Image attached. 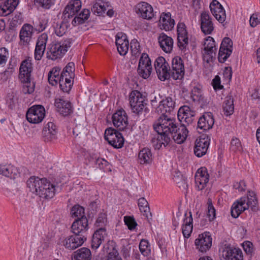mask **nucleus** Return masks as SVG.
Returning a JSON list of instances; mask_svg holds the SVG:
<instances>
[{"instance_id":"nucleus-38","label":"nucleus","mask_w":260,"mask_h":260,"mask_svg":"<svg viewBox=\"0 0 260 260\" xmlns=\"http://www.w3.org/2000/svg\"><path fill=\"white\" fill-rule=\"evenodd\" d=\"M91 253L89 249L83 247L74 252L72 256L73 260H90Z\"/></svg>"},{"instance_id":"nucleus-6","label":"nucleus","mask_w":260,"mask_h":260,"mask_svg":"<svg viewBox=\"0 0 260 260\" xmlns=\"http://www.w3.org/2000/svg\"><path fill=\"white\" fill-rule=\"evenodd\" d=\"M145 99V96L138 90H134L131 92L129 100L133 113L140 115L143 112H148V110L146 107L147 103Z\"/></svg>"},{"instance_id":"nucleus-57","label":"nucleus","mask_w":260,"mask_h":260,"mask_svg":"<svg viewBox=\"0 0 260 260\" xmlns=\"http://www.w3.org/2000/svg\"><path fill=\"white\" fill-rule=\"evenodd\" d=\"M124 221L125 224L127 225L128 229L131 231L134 230L137 225V223L133 216H124Z\"/></svg>"},{"instance_id":"nucleus-10","label":"nucleus","mask_w":260,"mask_h":260,"mask_svg":"<svg viewBox=\"0 0 260 260\" xmlns=\"http://www.w3.org/2000/svg\"><path fill=\"white\" fill-rule=\"evenodd\" d=\"M212 238L209 232H205L198 235L194 241L196 248L200 252L205 253L211 247Z\"/></svg>"},{"instance_id":"nucleus-37","label":"nucleus","mask_w":260,"mask_h":260,"mask_svg":"<svg viewBox=\"0 0 260 260\" xmlns=\"http://www.w3.org/2000/svg\"><path fill=\"white\" fill-rule=\"evenodd\" d=\"M138 158L140 164L148 165L151 164L153 160L151 150L148 148H143L139 151Z\"/></svg>"},{"instance_id":"nucleus-53","label":"nucleus","mask_w":260,"mask_h":260,"mask_svg":"<svg viewBox=\"0 0 260 260\" xmlns=\"http://www.w3.org/2000/svg\"><path fill=\"white\" fill-rule=\"evenodd\" d=\"M152 66H148L145 68H138L137 72L140 77L143 79H147L152 72Z\"/></svg>"},{"instance_id":"nucleus-31","label":"nucleus","mask_w":260,"mask_h":260,"mask_svg":"<svg viewBox=\"0 0 260 260\" xmlns=\"http://www.w3.org/2000/svg\"><path fill=\"white\" fill-rule=\"evenodd\" d=\"M214 123V119L211 113H205L201 116L198 121V128L207 131L212 127Z\"/></svg>"},{"instance_id":"nucleus-29","label":"nucleus","mask_w":260,"mask_h":260,"mask_svg":"<svg viewBox=\"0 0 260 260\" xmlns=\"http://www.w3.org/2000/svg\"><path fill=\"white\" fill-rule=\"evenodd\" d=\"M188 131L185 127L184 124H183L182 125H180L179 126H178L177 127V131H175L172 133L171 136H170L171 137L170 143L173 140L175 143L178 144L183 143L188 136Z\"/></svg>"},{"instance_id":"nucleus-27","label":"nucleus","mask_w":260,"mask_h":260,"mask_svg":"<svg viewBox=\"0 0 260 260\" xmlns=\"http://www.w3.org/2000/svg\"><path fill=\"white\" fill-rule=\"evenodd\" d=\"M56 126L52 122H49L43 128L42 136L44 142H50L57 139Z\"/></svg>"},{"instance_id":"nucleus-61","label":"nucleus","mask_w":260,"mask_h":260,"mask_svg":"<svg viewBox=\"0 0 260 260\" xmlns=\"http://www.w3.org/2000/svg\"><path fill=\"white\" fill-rule=\"evenodd\" d=\"M242 247L244 251L247 254L252 255L253 251V246L251 242L249 241H244L242 244Z\"/></svg>"},{"instance_id":"nucleus-14","label":"nucleus","mask_w":260,"mask_h":260,"mask_svg":"<svg viewBox=\"0 0 260 260\" xmlns=\"http://www.w3.org/2000/svg\"><path fill=\"white\" fill-rule=\"evenodd\" d=\"M210 144V139L208 136L202 135L197 138L194 147V153L198 157H201L207 153Z\"/></svg>"},{"instance_id":"nucleus-9","label":"nucleus","mask_w":260,"mask_h":260,"mask_svg":"<svg viewBox=\"0 0 260 260\" xmlns=\"http://www.w3.org/2000/svg\"><path fill=\"white\" fill-rule=\"evenodd\" d=\"M45 110L44 107L40 105H34L30 107L26 114L27 121L31 123H39L44 118Z\"/></svg>"},{"instance_id":"nucleus-17","label":"nucleus","mask_w":260,"mask_h":260,"mask_svg":"<svg viewBox=\"0 0 260 260\" xmlns=\"http://www.w3.org/2000/svg\"><path fill=\"white\" fill-rule=\"evenodd\" d=\"M175 107V102L174 100L170 96H167L159 102L155 111L160 115H168L173 111Z\"/></svg>"},{"instance_id":"nucleus-48","label":"nucleus","mask_w":260,"mask_h":260,"mask_svg":"<svg viewBox=\"0 0 260 260\" xmlns=\"http://www.w3.org/2000/svg\"><path fill=\"white\" fill-rule=\"evenodd\" d=\"M139 249L142 254L145 256H148L150 253V246L148 240L145 239L141 240L139 244Z\"/></svg>"},{"instance_id":"nucleus-50","label":"nucleus","mask_w":260,"mask_h":260,"mask_svg":"<svg viewBox=\"0 0 260 260\" xmlns=\"http://www.w3.org/2000/svg\"><path fill=\"white\" fill-rule=\"evenodd\" d=\"M131 49L133 56L137 57L141 54L140 45L137 40H133L131 42Z\"/></svg>"},{"instance_id":"nucleus-13","label":"nucleus","mask_w":260,"mask_h":260,"mask_svg":"<svg viewBox=\"0 0 260 260\" xmlns=\"http://www.w3.org/2000/svg\"><path fill=\"white\" fill-rule=\"evenodd\" d=\"M86 240V237L84 235L74 234L73 235L66 237L62 241V243L67 249L73 250L81 246Z\"/></svg>"},{"instance_id":"nucleus-43","label":"nucleus","mask_w":260,"mask_h":260,"mask_svg":"<svg viewBox=\"0 0 260 260\" xmlns=\"http://www.w3.org/2000/svg\"><path fill=\"white\" fill-rule=\"evenodd\" d=\"M75 64L73 62H69L63 68L61 72L64 79L66 78L70 79V81L73 83V79L75 77Z\"/></svg>"},{"instance_id":"nucleus-4","label":"nucleus","mask_w":260,"mask_h":260,"mask_svg":"<svg viewBox=\"0 0 260 260\" xmlns=\"http://www.w3.org/2000/svg\"><path fill=\"white\" fill-rule=\"evenodd\" d=\"M107 222V214L101 213L95 222V226L99 228L93 233L91 241V247L93 250H96L100 245L106 241L108 233L104 226Z\"/></svg>"},{"instance_id":"nucleus-20","label":"nucleus","mask_w":260,"mask_h":260,"mask_svg":"<svg viewBox=\"0 0 260 260\" xmlns=\"http://www.w3.org/2000/svg\"><path fill=\"white\" fill-rule=\"evenodd\" d=\"M82 3L80 0H71L65 7L63 12L64 19L73 18L81 10Z\"/></svg>"},{"instance_id":"nucleus-21","label":"nucleus","mask_w":260,"mask_h":260,"mask_svg":"<svg viewBox=\"0 0 260 260\" xmlns=\"http://www.w3.org/2000/svg\"><path fill=\"white\" fill-rule=\"evenodd\" d=\"M201 29L205 35L211 34L214 30V25L208 12L204 11L200 15Z\"/></svg>"},{"instance_id":"nucleus-1","label":"nucleus","mask_w":260,"mask_h":260,"mask_svg":"<svg viewBox=\"0 0 260 260\" xmlns=\"http://www.w3.org/2000/svg\"><path fill=\"white\" fill-rule=\"evenodd\" d=\"M154 129L158 133L156 140L155 149H159L163 145L165 147L170 143L172 133L177 131L178 126L175 119L169 115H161L153 124Z\"/></svg>"},{"instance_id":"nucleus-47","label":"nucleus","mask_w":260,"mask_h":260,"mask_svg":"<svg viewBox=\"0 0 260 260\" xmlns=\"http://www.w3.org/2000/svg\"><path fill=\"white\" fill-rule=\"evenodd\" d=\"M72 217L78 218L86 217L84 215V209L79 205H75L71 210Z\"/></svg>"},{"instance_id":"nucleus-41","label":"nucleus","mask_w":260,"mask_h":260,"mask_svg":"<svg viewBox=\"0 0 260 260\" xmlns=\"http://www.w3.org/2000/svg\"><path fill=\"white\" fill-rule=\"evenodd\" d=\"M18 4L17 0H6L3 5L0 6V11H3V15L7 16L12 12Z\"/></svg>"},{"instance_id":"nucleus-46","label":"nucleus","mask_w":260,"mask_h":260,"mask_svg":"<svg viewBox=\"0 0 260 260\" xmlns=\"http://www.w3.org/2000/svg\"><path fill=\"white\" fill-rule=\"evenodd\" d=\"M190 98L193 102H200L203 101L204 97L202 89L198 87H193L191 91Z\"/></svg>"},{"instance_id":"nucleus-30","label":"nucleus","mask_w":260,"mask_h":260,"mask_svg":"<svg viewBox=\"0 0 260 260\" xmlns=\"http://www.w3.org/2000/svg\"><path fill=\"white\" fill-rule=\"evenodd\" d=\"M225 260H243V253L239 248L227 246L222 252Z\"/></svg>"},{"instance_id":"nucleus-54","label":"nucleus","mask_w":260,"mask_h":260,"mask_svg":"<svg viewBox=\"0 0 260 260\" xmlns=\"http://www.w3.org/2000/svg\"><path fill=\"white\" fill-rule=\"evenodd\" d=\"M151 65V61L147 53H143L141 55L138 68H145Z\"/></svg>"},{"instance_id":"nucleus-22","label":"nucleus","mask_w":260,"mask_h":260,"mask_svg":"<svg viewBox=\"0 0 260 260\" xmlns=\"http://www.w3.org/2000/svg\"><path fill=\"white\" fill-rule=\"evenodd\" d=\"M136 12L143 19L150 20L154 16L152 7L146 2H142L138 3L136 6Z\"/></svg>"},{"instance_id":"nucleus-12","label":"nucleus","mask_w":260,"mask_h":260,"mask_svg":"<svg viewBox=\"0 0 260 260\" xmlns=\"http://www.w3.org/2000/svg\"><path fill=\"white\" fill-rule=\"evenodd\" d=\"M170 77L174 80L182 79L184 75V63L179 56H175L172 61L171 69L169 68Z\"/></svg>"},{"instance_id":"nucleus-36","label":"nucleus","mask_w":260,"mask_h":260,"mask_svg":"<svg viewBox=\"0 0 260 260\" xmlns=\"http://www.w3.org/2000/svg\"><path fill=\"white\" fill-rule=\"evenodd\" d=\"M189 216H187V213L185 214V218L183 220V224L182 228L183 236L185 238H188L192 231L193 229V219L191 212L188 213Z\"/></svg>"},{"instance_id":"nucleus-55","label":"nucleus","mask_w":260,"mask_h":260,"mask_svg":"<svg viewBox=\"0 0 260 260\" xmlns=\"http://www.w3.org/2000/svg\"><path fill=\"white\" fill-rule=\"evenodd\" d=\"M204 46V50H210L214 51H216L217 50L215 42L214 40V39L210 36L208 37L205 39Z\"/></svg>"},{"instance_id":"nucleus-32","label":"nucleus","mask_w":260,"mask_h":260,"mask_svg":"<svg viewBox=\"0 0 260 260\" xmlns=\"http://www.w3.org/2000/svg\"><path fill=\"white\" fill-rule=\"evenodd\" d=\"M216 51L210 50H204L202 51V58L204 67L209 71L213 68V64L215 60Z\"/></svg>"},{"instance_id":"nucleus-7","label":"nucleus","mask_w":260,"mask_h":260,"mask_svg":"<svg viewBox=\"0 0 260 260\" xmlns=\"http://www.w3.org/2000/svg\"><path fill=\"white\" fill-rule=\"evenodd\" d=\"M71 46L70 39L52 43L51 44L49 50L47 52V57L53 60L60 58L65 54Z\"/></svg>"},{"instance_id":"nucleus-45","label":"nucleus","mask_w":260,"mask_h":260,"mask_svg":"<svg viewBox=\"0 0 260 260\" xmlns=\"http://www.w3.org/2000/svg\"><path fill=\"white\" fill-rule=\"evenodd\" d=\"M108 8V3L99 0L93 5L92 11L98 15H102L105 13Z\"/></svg>"},{"instance_id":"nucleus-16","label":"nucleus","mask_w":260,"mask_h":260,"mask_svg":"<svg viewBox=\"0 0 260 260\" xmlns=\"http://www.w3.org/2000/svg\"><path fill=\"white\" fill-rule=\"evenodd\" d=\"M177 45L181 50H185L188 44V32L183 22H179L177 27Z\"/></svg>"},{"instance_id":"nucleus-34","label":"nucleus","mask_w":260,"mask_h":260,"mask_svg":"<svg viewBox=\"0 0 260 260\" xmlns=\"http://www.w3.org/2000/svg\"><path fill=\"white\" fill-rule=\"evenodd\" d=\"M175 25V21L171 18V14L168 12L162 13L159 19L160 28L166 31L172 30Z\"/></svg>"},{"instance_id":"nucleus-5","label":"nucleus","mask_w":260,"mask_h":260,"mask_svg":"<svg viewBox=\"0 0 260 260\" xmlns=\"http://www.w3.org/2000/svg\"><path fill=\"white\" fill-rule=\"evenodd\" d=\"M61 69L58 67L53 68L48 73V80L50 84L53 86L59 84L60 89L64 92H69L73 86V83L70 79H64V76L61 72Z\"/></svg>"},{"instance_id":"nucleus-24","label":"nucleus","mask_w":260,"mask_h":260,"mask_svg":"<svg viewBox=\"0 0 260 260\" xmlns=\"http://www.w3.org/2000/svg\"><path fill=\"white\" fill-rule=\"evenodd\" d=\"M209 175L205 167H201L196 173L194 179L196 186L199 190H203L209 181Z\"/></svg>"},{"instance_id":"nucleus-40","label":"nucleus","mask_w":260,"mask_h":260,"mask_svg":"<svg viewBox=\"0 0 260 260\" xmlns=\"http://www.w3.org/2000/svg\"><path fill=\"white\" fill-rule=\"evenodd\" d=\"M223 111L226 116L231 115L234 111V98L232 95L225 97L223 102Z\"/></svg>"},{"instance_id":"nucleus-63","label":"nucleus","mask_w":260,"mask_h":260,"mask_svg":"<svg viewBox=\"0 0 260 260\" xmlns=\"http://www.w3.org/2000/svg\"><path fill=\"white\" fill-rule=\"evenodd\" d=\"M67 30V26L66 23H61L59 25H57L55 28V34L57 36L61 37Z\"/></svg>"},{"instance_id":"nucleus-58","label":"nucleus","mask_w":260,"mask_h":260,"mask_svg":"<svg viewBox=\"0 0 260 260\" xmlns=\"http://www.w3.org/2000/svg\"><path fill=\"white\" fill-rule=\"evenodd\" d=\"M231 149L234 152L241 150L242 146L239 139L236 138L232 139L231 142Z\"/></svg>"},{"instance_id":"nucleus-11","label":"nucleus","mask_w":260,"mask_h":260,"mask_svg":"<svg viewBox=\"0 0 260 260\" xmlns=\"http://www.w3.org/2000/svg\"><path fill=\"white\" fill-rule=\"evenodd\" d=\"M154 68L157 77L161 81H165L170 78L169 63L162 56H159L155 59Z\"/></svg>"},{"instance_id":"nucleus-18","label":"nucleus","mask_w":260,"mask_h":260,"mask_svg":"<svg viewBox=\"0 0 260 260\" xmlns=\"http://www.w3.org/2000/svg\"><path fill=\"white\" fill-rule=\"evenodd\" d=\"M54 106L57 111L63 116H69L73 112L71 103L63 98L55 99Z\"/></svg>"},{"instance_id":"nucleus-23","label":"nucleus","mask_w":260,"mask_h":260,"mask_svg":"<svg viewBox=\"0 0 260 260\" xmlns=\"http://www.w3.org/2000/svg\"><path fill=\"white\" fill-rule=\"evenodd\" d=\"M48 40V36L46 34H41L38 38L35 50V58L37 60H40L46 49V44Z\"/></svg>"},{"instance_id":"nucleus-8","label":"nucleus","mask_w":260,"mask_h":260,"mask_svg":"<svg viewBox=\"0 0 260 260\" xmlns=\"http://www.w3.org/2000/svg\"><path fill=\"white\" fill-rule=\"evenodd\" d=\"M105 139L115 148H120L123 146L124 140L122 134L112 127L106 129Z\"/></svg>"},{"instance_id":"nucleus-51","label":"nucleus","mask_w":260,"mask_h":260,"mask_svg":"<svg viewBox=\"0 0 260 260\" xmlns=\"http://www.w3.org/2000/svg\"><path fill=\"white\" fill-rule=\"evenodd\" d=\"M231 54L232 51L231 50L228 49L227 50V49L223 48L221 49V48L220 47L218 56L219 62L221 63L224 62Z\"/></svg>"},{"instance_id":"nucleus-59","label":"nucleus","mask_w":260,"mask_h":260,"mask_svg":"<svg viewBox=\"0 0 260 260\" xmlns=\"http://www.w3.org/2000/svg\"><path fill=\"white\" fill-rule=\"evenodd\" d=\"M184 115H179L178 120L180 122V125L184 124L185 127L188 126L189 124H191L194 120V116L186 117H183Z\"/></svg>"},{"instance_id":"nucleus-60","label":"nucleus","mask_w":260,"mask_h":260,"mask_svg":"<svg viewBox=\"0 0 260 260\" xmlns=\"http://www.w3.org/2000/svg\"><path fill=\"white\" fill-rule=\"evenodd\" d=\"M107 260H122L117 250L112 246V249L108 252Z\"/></svg>"},{"instance_id":"nucleus-33","label":"nucleus","mask_w":260,"mask_h":260,"mask_svg":"<svg viewBox=\"0 0 260 260\" xmlns=\"http://www.w3.org/2000/svg\"><path fill=\"white\" fill-rule=\"evenodd\" d=\"M158 41L160 48L166 52L170 53L173 49V40L165 33H161L158 37Z\"/></svg>"},{"instance_id":"nucleus-28","label":"nucleus","mask_w":260,"mask_h":260,"mask_svg":"<svg viewBox=\"0 0 260 260\" xmlns=\"http://www.w3.org/2000/svg\"><path fill=\"white\" fill-rule=\"evenodd\" d=\"M88 229V222L86 217L78 218L72 223L71 231L77 235H84Z\"/></svg>"},{"instance_id":"nucleus-2","label":"nucleus","mask_w":260,"mask_h":260,"mask_svg":"<svg viewBox=\"0 0 260 260\" xmlns=\"http://www.w3.org/2000/svg\"><path fill=\"white\" fill-rule=\"evenodd\" d=\"M29 191L46 199L52 198L55 195V186L46 178L40 179L35 176L30 177L26 182Z\"/></svg>"},{"instance_id":"nucleus-44","label":"nucleus","mask_w":260,"mask_h":260,"mask_svg":"<svg viewBox=\"0 0 260 260\" xmlns=\"http://www.w3.org/2000/svg\"><path fill=\"white\" fill-rule=\"evenodd\" d=\"M245 210H246L245 207H244L243 204L241 203L240 201L239 200L236 202H235L231 207V216L236 218Z\"/></svg>"},{"instance_id":"nucleus-64","label":"nucleus","mask_w":260,"mask_h":260,"mask_svg":"<svg viewBox=\"0 0 260 260\" xmlns=\"http://www.w3.org/2000/svg\"><path fill=\"white\" fill-rule=\"evenodd\" d=\"M6 103L10 109H13L15 108L16 100L14 99V96L12 94L7 95Z\"/></svg>"},{"instance_id":"nucleus-19","label":"nucleus","mask_w":260,"mask_h":260,"mask_svg":"<svg viewBox=\"0 0 260 260\" xmlns=\"http://www.w3.org/2000/svg\"><path fill=\"white\" fill-rule=\"evenodd\" d=\"M239 200L243 204L246 210L250 209L252 212H255L259 209L256 194L252 191H248L247 196L241 198Z\"/></svg>"},{"instance_id":"nucleus-25","label":"nucleus","mask_w":260,"mask_h":260,"mask_svg":"<svg viewBox=\"0 0 260 260\" xmlns=\"http://www.w3.org/2000/svg\"><path fill=\"white\" fill-rule=\"evenodd\" d=\"M34 27L30 24L25 23L23 25L19 32L20 43L26 46L29 44L34 32Z\"/></svg>"},{"instance_id":"nucleus-52","label":"nucleus","mask_w":260,"mask_h":260,"mask_svg":"<svg viewBox=\"0 0 260 260\" xmlns=\"http://www.w3.org/2000/svg\"><path fill=\"white\" fill-rule=\"evenodd\" d=\"M35 5L44 9H49L54 4L53 0H34Z\"/></svg>"},{"instance_id":"nucleus-56","label":"nucleus","mask_w":260,"mask_h":260,"mask_svg":"<svg viewBox=\"0 0 260 260\" xmlns=\"http://www.w3.org/2000/svg\"><path fill=\"white\" fill-rule=\"evenodd\" d=\"M179 115L181 116L184 115L183 117H189L194 116V112L191 111L190 108L188 106H183L179 108L178 111V119H179Z\"/></svg>"},{"instance_id":"nucleus-15","label":"nucleus","mask_w":260,"mask_h":260,"mask_svg":"<svg viewBox=\"0 0 260 260\" xmlns=\"http://www.w3.org/2000/svg\"><path fill=\"white\" fill-rule=\"evenodd\" d=\"M113 125L119 131H123L128 125L127 116L123 109L117 111L112 115Z\"/></svg>"},{"instance_id":"nucleus-3","label":"nucleus","mask_w":260,"mask_h":260,"mask_svg":"<svg viewBox=\"0 0 260 260\" xmlns=\"http://www.w3.org/2000/svg\"><path fill=\"white\" fill-rule=\"evenodd\" d=\"M32 69L31 60L29 58L23 60L20 66L19 79L23 84L22 91L24 94H30L35 90V84L30 81Z\"/></svg>"},{"instance_id":"nucleus-42","label":"nucleus","mask_w":260,"mask_h":260,"mask_svg":"<svg viewBox=\"0 0 260 260\" xmlns=\"http://www.w3.org/2000/svg\"><path fill=\"white\" fill-rule=\"evenodd\" d=\"M138 205L141 213L148 220L152 216L147 201L144 198H141L138 201Z\"/></svg>"},{"instance_id":"nucleus-62","label":"nucleus","mask_w":260,"mask_h":260,"mask_svg":"<svg viewBox=\"0 0 260 260\" xmlns=\"http://www.w3.org/2000/svg\"><path fill=\"white\" fill-rule=\"evenodd\" d=\"M232 47H233V42L229 38H224L220 45V48L221 49H227V50H231L232 51Z\"/></svg>"},{"instance_id":"nucleus-35","label":"nucleus","mask_w":260,"mask_h":260,"mask_svg":"<svg viewBox=\"0 0 260 260\" xmlns=\"http://www.w3.org/2000/svg\"><path fill=\"white\" fill-rule=\"evenodd\" d=\"M0 174L7 177L15 179L19 175L17 168L11 165H0Z\"/></svg>"},{"instance_id":"nucleus-49","label":"nucleus","mask_w":260,"mask_h":260,"mask_svg":"<svg viewBox=\"0 0 260 260\" xmlns=\"http://www.w3.org/2000/svg\"><path fill=\"white\" fill-rule=\"evenodd\" d=\"M208 213L207 217L209 222H211L216 218V210L214 207L211 199L209 198L207 201Z\"/></svg>"},{"instance_id":"nucleus-26","label":"nucleus","mask_w":260,"mask_h":260,"mask_svg":"<svg viewBox=\"0 0 260 260\" xmlns=\"http://www.w3.org/2000/svg\"><path fill=\"white\" fill-rule=\"evenodd\" d=\"M211 13L220 23H223L226 19L225 12L221 5L216 0H213L210 5Z\"/></svg>"},{"instance_id":"nucleus-39","label":"nucleus","mask_w":260,"mask_h":260,"mask_svg":"<svg viewBox=\"0 0 260 260\" xmlns=\"http://www.w3.org/2000/svg\"><path fill=\"white\" fill-rule=\"evenodd\" d=\"M90 12L88 9H84L79 14H76L72 21V24L77 26L83 24L89 18Z\"/></svg>"}]
</instances>
